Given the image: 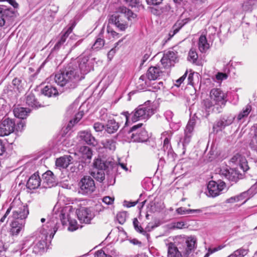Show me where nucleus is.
<instances>
[{
    "instance_id": "1",
    "label": "nucleus",
    "mask_w": 257,
    "mask_h": 257,
    "mask_svg": "<svg viewBox=\"0 0 257 257\" xmlns=\"http://www.w3.org/2000/svg\"><path fill=\"white\" fill-rule=\"evenodd\" d=\"M93 66L88 56H80L77 60L72 61L55 76H51L59 86L66 90L75 88L84 75L92 69Z\"/></svg>"
},
{
    "instance_id": "2",
    "label": "nucleus",
    "mask_w": 257,
    "mask_h": 257,
    "mask_svg": "<svg viewBox=\"0 0 257 257\" xmlns=\"http://www.w3.org/2000/svg\"><path fill=\"white\" fill-rule=\"evenodd\" d=\"M42 236L40 239L36 240L32 245L33 252L35 254H41L45 252L47 246L46 239L48 235L50 238H52L56 232L58 227L57 223L48 221L45 226H43Z\"/></svg>"
},
{
    "instance_id": "3",
    "label": "nucleus",
    "mask_w": 257,
    "mask_h": 257,
    "mask_svg": "<svg viewBox=\"0 0 257 257\" xmlns=\"http://www.w3.org/2000/svg\"><path fill=\"white\" fill-rule=\"evenodd\" d=\"M154 113V109L151 106L143 104L139 106L134 111L130 113L125 111L122 112V114L125 117V124H127L131 121L136 122L140 119H148Z\"/></svg>"
},
{
    "instance_id": "4",
    "label": "nucleus",
    "mask_w": 257,
    "mask_h": 257,
    "mask_svg": "<svg viewBox=\"0 0 257 257\" xmlns=\"http://www.w3.org/2000/svg\"><path fill=\"white\" fill-rule=\"evenodd\" d=\"M143 123L135 125L127 132V138L134 142H145L149 138L148 132L142 127Z\"/></svg>"
},
{
    "instance_id": "5",
    "label": "nucleus",
    "mask_w": 257,
    "mask_h": 257,
    "mask_svg": "<svg viewBox=\"0 0 257 257\" xmlns=\"http://www.w3.org/2000/svg\"><path fill=\"white\" fill-rule=\"evenodd\" d=\"M10 209L13 210V217L16 220L25 221L29 214L27 205H24L20 200L13 201L10 206Z\"/></svg>"
},
{
    "instance_id": "6",
    "label": "nucleus",
    "mask_w": 257,
    "mask_h": 257,
    "mask_svg": "<svg viewBox=\"0 0 257 257\" xmlns=\"http://www.w3.org/2000/svg\"><path fill=\"white\" fill-rule=\"evenodd\" d=\"M210 98L216 104L217 112H221L226 102V94L219 88H213L210 92Z\"/></svg>"
},
{
    "instance_id": "7",
    "label": "nucleus",
    "mask_w": 257,
    "mask_h": 257,
    "mask_svg": "<svg viewBox=\"0 0 257 257\" xmlns=\"http://www.w3.org/2000/svg\"><path fill=\"white\" fill-rule=\"evenodd\" d=\"M79 192L83 195H90L95 190L93 179L89 176H85L79 182Z\"/></svg>"
},
{
    "instance_id": "8",
    "label": "nucleus",
    "mask_w": 257,
    "mask_h": 257,
    "mask_svg": "<svg viewBox=\"0 0 257 257\" xmlns=\"http://www.w3.org/2000/svg\"><path fill=\"white\" fill-rule=\"evenodd\" d=\"M15 17L14 9L6 6H0V27L9 25Z\"/></svg>"
},
{
    "instance_id": "9",
    "label": "nucleus",
    "mask_w": 257,
    "mask_h": 257,
    "mask_svg": "<svg viewBox=\"0 0 257 257\" xmlns=\"http://www.w3.org/2000/svg\"><path fill=\"white\" fill-rule=\"evenodd\" d=\"M225 187V183L223 181L217 183L214 181H211L207 185L206 195L208 196L215 197L219 195Z\"/></svg>"
},
{
    "instance_id": "10",
    "label": "nucleus",
    "mask_w": 257,
    "mask_h": 257,
    "mask_svg": "<svg viewBox=\"0 0 257 257\" xmlns=\"http://www.w3.org/2000/svg\"><path fill=\"white\" fill-rule=\"evenodd\" d=\"M15 122L13 119L7 118L0 123V136H8L15 131Z\"/></svg>"
},
{
    "instance_id": "11",
    "label": "nucleus",
    "mask_w": 257,
    "mask_h": 257,
    "mask_svg": "<svg viewBox=\"0 0 257 257\" xmlns=\"http://www.w3.org/2000/svg\"><path fill=\"white\" fill-rule=\"evenodd\" d=\"M167 257H188L189 255V250H184L178 248L173 242L167 244Z\"/></svg>"
},
{
    "instance_id": "12",
    "label": "nucleus",
    "mask_w": 257,
    "mask_h": 257,
    "mask_svg": "<svg viewBox=\"0 0 257 257\" xmlns=\"http://www.w3.org/2000/svg\"><path fill=\"white\" fill-rule=\"evenodd\" d=\"M178 61L177 53L169 51L164 54L161 62L164 68H168L174 66V63Z\"/></svg>"
},
{
    "instance_id": "13",
    "label": "nucleus",
    "mask_w": 257,
    "mask_h": 257,
    "mask_svg": "<svg viewBox=\"0 0 257 257\" xmlns=\"http://www.w3.org/2000/svg\"><path fill=\"white\" fill-rule=\"evenodd\" d=\"M76 213L79 221L85 223H89L95 215L90 208L85 207L77 210Z\"/></svg>"
},
{
    "instance_id": "14",
    "label": "nucleus",
    "mask_w": 257,
    "mask_h": 257,
    "mask_svg": "<svg viewBox=\"0 0 257 257\" xmlns=\"http://www.w3.org/2000/svg\"><path fill=\"white\" fill-rule=\"evenodd\" d=\"M114 164L112 159H106L104 158H98L93 163L94 169L102 170L103 171L112 168Z\"/></svg>"
},
{
    "instance_id": "15",
    "label": "nucleus",
    "mask_w": 257,
    "mask_h": 257,
    "mask_svg": "<svg viewBox=\"0 0 257 257\" xmlns=\"http://www.w3.org/2000/svg\"><path fill=\"white\" fill-rule=\"evenodd\" d=\"M118 16V20L119 23H125L122 20L123 17L126 18L128 20H132L137 17V15L133 12L125 7H119L116 10L115 14Z\"/></svg>"
},
{
    "instance_id": "16",
    "label": "nucleus",
    "mask_w": 257,
    "mask_h": 257,
    "mask_svg": "<svg viewBox=\"0 0 257 257\" xmlns=\"http://www.w3.org/2000/svg\"><path fill=\"white\" fill-rule=\"evenodd\" d=\"M230 161L239 166V168L243 172H246L249 169L247 161L245 158L239 153L234 155L230 159Z\"/></svg>"
},
{
    "instance_id": "17",
    "label": "nucleus",
    "mask_w": 257,
    "mask_h": 257,
    "mask_svg": "<svg viewBox=\"0 0 257 257\" xmlns=\"http://www.w3.org/2000/svg\"><path fill=\"white\" fill-rule=\"evenodd\" d=\"M172 136V133L171 131L165 132L162 134L161 139H164L163 150L167 155H172L173 150L170 144V140Z\"/></svg>"
},
{
    "instance_id": "18",
    "label": "nucleus",
    "mask_w": 257,
    "mask_h": 257,
    "mask_svg": "<svg viewBox=\"0 0 257 257\" xmlns=\"http://www.w3.org/2000/svg\"><path fill=\"white\" fill-rule=\"evenodd\" d=\"M220 175L222 177H224L227 180L235 182H237L241 177L237 172V170L232 169H221L220 170Z\"/></svg>"
},
{
    "instance_id": "19",
    "label": "nucleus",
    "mask_w": 257,
    "mask_h": 257,
    "mask_svg": "<svg viewBox=\"0 0 257 257\" xmlns=\"http://www.w3.org/2000/svg\"><path fill=\"white\" fill-rule=\"evenodd\" d=\"M43 184L45 187L51 188L56 184V179L53 172L47 171L43 175Z\"/></svg>"
},
{
    "instance_id": "20",
    "label": "nucleus",
    "mask_w": 257,
    "mask_h": 257,
    "mask_svg": "<svg viewBox=\"0 0 257 257\" xmlns=\"http://www.w3.org/2000/svg\"><path fill=\"white\" fill-rule=\"evenodd\" d=\"M234 119V117L231 115L224 116L216 122L214 125L213 128H218L219 130H222L225 126L231 124Z\"/></svg>"
},
{
    "instance_id": "21",
    "label": "nucleus",
    "mask_w": 257,
    "mask_h": 257,
    "mask_svg": "<svg viewBox=\"0 0 257 257\" xmlns=\"http://www.w3.org/2000/svg\"><path fill=\"white\" fill-rule=\"evenodd\" d=\"M26 103L28 106L34 108H38L43 106V105L40 103L36 98L34 94L32 92H29L26 94Z\"/></svg>"
},
{
    "instance_id": "22",
    "label": "nucleus",
    "mask_w": 257,
    "mask_h": 257,
    "mask_svg": "<svg viewBox=\"0 0 257 257\" xmlns=\"http://www.w3.org/2000/svg\"><path fill=\"white\" fill-rule=\"evenodd\" d=\"M119 127L118 122H116L114 118H111L108 119L105 124V131L109 134H112L116 132Z\"/></svg>"
},
{
    "instance_id": "23",
    "label": "nucleus",
    "mask_w": 257,
    "mask_h": 257,
    "mask_svg": "<svg viewBox=\"0 0 257 257\" xmlns=\"http://www.w3.org/2000/svg\"><path fill=\"white\" fill-rule=\"evenodd\" d=\"M41 184L40 178L36 173L32 175L29 179L27 183V187L29 189H35L38 188Z\"/></svg>"
},
{
    "instance_id": "24",
    "label": "nucleus",
    "mask_w": 257,
    "mask_h": 257,
    "mask_svg": "<svg viewBox=\"0 0 257 257\" xmlns=\"http://www.w3.org/2000/svg\"><path fill=\"white\" fill-rule=\"evenodd\" d=\"M72 157L70 155H65L61 157L56 160V165L57 167L61 168H66L72 163Z\"/></svg>"
},
{
    "instance_id": "25",
    "label": "nucleus",
    "mask_w": 257,
    "mask_h": 257,
    "mask_svg": "<svg viewBox=\"0 0 257 257\" xmlns=\"http://www.w3.org/2000/svg\"><path fill=\"white\" fill-rule=\"evenodd\" d=\"M104 32V27L102 28L101 32L97 36L94 43L91 47V49L93 51H97L102 49L105 44V41L103 38L102 34Z\"/></svg>"
},
{
    "instance_id": "26",
    "label": "nucleus",
    "mask_w": 257,
    "mask_h": 257,
    "mask_svg": "<svg viewBox=\"0 0 257 257\" xmlns=\"http://www.w3.org/2000/svg\"><path fill=\"white\" fill-rule=\"evenodd\" d=\"M80 138L83 140L88 145H92L94 146L97 142L95 138L92 136L91 133L87 131L81 132L79 133Z\"/></svg>"
},
{
    "instance_id": "27",
    "label": "nucleus",
    "mask_w": 257,
    "mask_h": 257,
    "mask_svg": "<svg viewBox=\"0 0 257 257\" xmlns=\"http://www.w3.org/2000/svg\"><path fill=\"white\" fill-rule=\"evenodd\" d=\"M29 108L22 107H15L13 110L14 115L18 118L24 119L26 118L28 114L30 113Z\"/></svg>"
},
{
    "instance_id": "28",
    "label": "nucleus",
    "mask_w": 257,
    "mask_h": 257,
    "mask_svg": "<svg viewBox=\"0 0 257 257\" xmlns=\"http://www.w3.org/2000/svg\"><path fill=\"white\" fill-rule=\"evenodd\" d=\"M25 225V221L15 220L12 222L11 232L13 235H17L23 229Z\"/></svg>"
},
{
    "instance_id": "29",
    "label": "nucleus",
    "mask_w": 257,
    "mask_h": 257,
    "mask_svg": "<svg viewBox=\"0 0 257 257\" xmlns=\"http://www.w3.org/2000/svg\"><path fill=\"white\" fill-rule=\"evenodd\" d=\"M162 72L159 67H151L147 71V76L149 80H154L159 77Z\"/></svg>"
},
{
    "instance_id": "30",
    "label": "nucleus",
    "mask_w": 257,
    "mask_h": 257,
    "mask_svg": "<svg viewBox=\"0 0 257 257\" xmlns=\"http://www.w3.org/2000/svg\"><path fill=\"white\" fill-rule=\"evenodd\" d=\"M80 152L82 154V159L85 160V163H89L92 155L90 148L87 146H82L80 148Z\"/></svg>"
},
{
    "instance_id": "31",
    "label": "nucleus",
    "mask_w": 257,
    "mask_h": 257,
    "mask_svg": "<svg viewBox=\"0 0 257 257\" xmlns=\"http://www.w3.org/2000/svg\"><path fill=\"white\" fill-rule=\"evenodd\" d=\"M109 23L114 24V25L121 31H124L128 27V24L126 22L119 23L117 14H114L111 16L109 19Z\"/></svg>"
},
{
    "instance_id": "32",
    "label": "nucleus",
    "mask_w": 257,
    "mask_h": 257,
    "mask_svg": "<svg viewBox=\"0 0 257 257\" xmlns=\"http://www.w3.org/2000/svg\"><path fill=\"white\" fill-rule=\"evenodd\" d=\"M41 93L47 97L56 96L58 94V90L51 85H46L42 90Z\"/></svg>"
},
{
    "instance_id": "33",
    "label": "nucleus",
    "mask_w": 257,
    "mask_h": 257,
    "mask_svg": "<svg viewBox=\"0 0 257 257\" xmlns=\"http://www.w3.org/2000/svg\"><path fill=\"white\" fill-rule=\"evenodd\" d=\"M198 48L202 53L206 52L209 48V45L207 43L206 37L204 35H201L198 42Z\"/></svg>"
},
{
    "instance_id": "34",
    "label": "nucleus",
    "mask_w": 257,
    "mask_h": 257,
    "mask_svg": "<svg viewBox=\"0 0 257 257\" xmlns=\"http://www.w3.org/2000/svg\"><path fill=\"white\" fill-rule=\"evenodd\" d=\"M103 147L110 151H114L116 148V142L113 139H106L101 143Z\"/></svg>"
},
{
    "instance_id": "35",
    "label": "nucleus",
    "mask_w": 257,
    "mask_h": 257,
    "mask_svg": "<svg viewBox=\"0 0 257 257\" xmlns=\"http://www.w3.org/2000/svg\"><path fill=\"white\" fill-rule=\"evenodd\" d=\"M91 176L97 181L102 182L105 179V173L102 170L94 169L91 173Z\"/></svg>"
},
{
    "instance_id": "36",
    "label": "nucleus",
    "mask_w": 257,
    "mask_h": 257,
    "mask_svg": "<svg viewBox=\"0 0 257 257\" xmlns=\"http://www.w3.org/2000/svg\"><path fill=\"white\" fill-rule=\"evenodd\" d=\"M203 103L207 111H210L212 110L214 112H217V111L216 110V105L210 98L204 100Z\"/></svg>"
},
{
    "instance_id": "37",
    "label": "nucleus",
    "mask_w": 257,
    "mask_h": 257,
    "mask_svg": "<svg viewBox=\"0 0 257 257\" xmlns=\"http://www.w3.org/2000/svg\"><path fill=\"white\" fill-rule=\"evenodd\" d=\"M251 110V106L250 105L247 104L244 107L242 111L238 114L237 119L238 121L241 120L244 117H246Z\"/></svg>"
},
{
    "instance_id": "38",
    "label": "nucleus",
    "mask_w": 257,
    "mask_h": 257,
    "mask_svg": "<svg viewBox=\"0 0 257 257\" xmlns=\"http://www.w3.org/2000/svg\"><path fill=\"white\" fill-rule=\"evenodd\" d=\"M139 222L137 218H135L133 220V225L134 226V228L135 230L139 232V233H141L142 234L146 236L147 238L148 239L149 237V234L147 232V231L144 230L141 226L139 225Z\"/></svg>"
},
{
    "instance_id": "39",
    "label": "nucleus",
    "mask_w": 257,
    "mask_h": 257,
    "mask_svg": "<svg viewBox=\"0 0 257 257\" xmlns=\"http://www.w3.org/2000/svg\"><path fill=\"white\" fill-rule=\"evenodd\" d=\"M176 212L179 214H186L194 213H201L202 210L201 209H186L184 207H179L176 209Z\"/></svg>"
},
{
    "instance_id": "40",
    "label": "nucleus",
    "mask_w": 257,
    "mask_h": 257,
    "mask_svg": "<svg viewBox=\"0 0 257 257\" xmlns=\"http://www.w3.org/2000/svg\"><path fill=\"white\" fill-rule=\"evenodd\" d=\"M186 244L187 247L184 250H189V254L195 247L196 239L193 237H188L186 241Z\"/></svg>"
},
{
    "instance_id": "41",
    "label": "nucleus",
    "mask_w": 257,
    "mask_h": 257,
    "mask_svg": "<svg viewBox=\"0 0 257 257\" xmlns=\"http://www.w3.org/2000/svg\"><path fill=\"white\" fill-rule=\"evenodd\" d=\"M248 253V249L240 248L235 250L227 257H244Z\"/></svg>"
},
{
    "instance_id": "42",
    "label": "nucleus",
    "mask_w": 257,
    "mask_h": 257,
    "mask_svg": "<svg viewBox=\"0 0 257 257\" xmlns=\"http://www.w3.org/2000/svg\"><path fill=\"white\" fill-rule=\"evenodd\" d=\"M191 138V135L189 134H185V136L182 141V144L183 149V154L186 150V146L189 144Z\"/></svg>"
},
{
    "instance_id": "43",
    "label": "nucleus",
    "mask_w": 257,
    "mask_h": 257,
    "mask_svg": "<svg viewBox=\"0 0 257 257\" xmlns=\"http://www.w3.org/2000/svg\"><path fill=\"white\" fill-rule=\"evenodd\" d=\"M195 122L193 120H190L185 130V134H191L193 131Z\"/></svg>"
},
{
    "instance_id": "44",
    "label": "nucleus",
    "mask_w": 257,
    "mask_h": 257,
    "mask_svg": "<svg viewBox=\"0 0 257 257\" xmlns=\"http://www.w3.org/2000/svg\"><path fill=\"white\" fill-rule=\"evenodd\" d=\"M83 113L82 112H78L75 114V118L70 120L69 121V123L68 124V126H70L71 124L73 125V124L77 123L82 117Z\"/></svg>"
},
{
    "instance_id": "45",
    "label": "nucleus",
    "mask_w": 257,
    "mask_h": 257,
    "mask_svg": "<svg viewBox=\"0 0 257 257\" xmlns=\"http://www.w3.org/2000/svg\"><path fill=\"white\" fill-rule=\"evenodd\" d=\"M198 58V55L196 52L193 50H190L188 54V59L189 61L194 63Z\"/></svg>"
},
{
    "instance_id": "46",
    "label": "nucleus",
    "mask_w": 257,
    "mask_h": 257,
    "mask_svg": "<svg viewBox=\"0 0 257 257\" xmlns=\"http://www.w3.org/2000/svg\"><path fill=\"white\" fill-rule=\"evenodd\" d=\"M107 37L109 39L114 38L115 37H118V34L113 31L110 27H107Z\"/></svg>"
},
{
    "instance_id": "47",
    "label": "nucleus",
    "mask_w": 257,
    "mask_h": 257,
    "mask_svg": "<svg viewBox=\"0 0 257 257\" xmlns=\"http://www.w3.org/2000/svg\"><path fill=\"white\" fill-rule=\"evenodd\" d=\"M69 225L68 227V230L70 231H74L78 228V224L75 220H69Z\"/></svg>"
},
{
    "instance_id": "48",
    "label": "nucleus",
    "mask_w": 257,
    "mask_h": 257,
    "mask_svg": "<svg viewBox=\"0 0 257 257\" xmlns=\"http://www.w3.org/2000/svg\"><path fill=\"white\" fill-rule=\"evenodd\" d=\"M78 108V104L73 103L71 104L67 109V114L68 115L73 114L77 110Z\"/></svg>"
},
{
    "instance_id": "49",
    "label": "nucleus",
    "mask_w": 257,
    "mask_h": 257,
    "mask_svg": "<svg viewBox=\"0 0 257 257\" xmlns=\"http://www.w3.org/2000/svg\"><path fill=\"white\" fill-rule=\"evenodd\" d=\"M94 130L97 132H99L105 130V125L99 122H95L93 124Z\"/></svg>"
},
{
    "instance_id": "50",
    "label": "nucleus",
    "mask_w": 257,
    "mask_h": 257,
    "mask_svg": "<svg viewBox=\"0 0 257 257\" xmlns=\"http://www.w3.org/2000/svg\"><path fill=\"white\" fill-rule=\"evenodd\" d=\"M100 115H99V119L102 121H107L108 119H109L108 118V115L106 113V109H102L100 111Z\"/></svg>"
},
{
    "instance_id": "51",
    "label": "nucleus",
    "mask_w": 257,
    "mask_h": 257,
    "mask_svg": "<svg viewBox=\"0 0 257 257\" xmlns=\"http://www.w3.org/2000/svg\"><path fill=\"white\" fill-rule=\"evenodd\" d=\"M25 126V123L22 120H20L17 122V125L15 124V131L17 132H22L24 127Z\"/></svg>"
},
{
    "instance_id": "52",
    "label": "nucleus",
    "mask_w": 257,
    "mask_h": 257,
    "mask_svg": "<svg viewBox=\"0 0 257 257\" xmlns=\"http://www.w3.org/2000/svg\"><path fill=\"white\" fill-rule=\"evenodd\" d=\"M126 214L124 212H120L117 214V218L118 222L123 224L125 221Z\"/></svg>"
},
{
    "instance_id": "53",
    "label": "nucleus",
    "mask_w": 257,
    "mask_h": 257,
    "mask_svg": "<svg viewBox=\"0 0 257 257\" xmlns=\"http://www.w3.org/2000/svg\"><path fill=\"white\" fill-rule=\"evenodd\" d=\"M150 49H151V48H149L148 51L146 53H145L144 54V55L143 56V58L141 61V63L140 64L141 66H142L145 63V62L149 58V57L151 55V52L150 51Z\"/></svg>"
},
{
    "instance_id": "54",
    "label": "nucleus",
    "mask_w": 257,
    "mask_h": 257,
    "mask_svg": "<svg viewBox=\"0 0 257 257\" xmlns=\"http://www.w3.org/2000/svg\"><path fill=\"white\" fill-rule=\"evenodd\" d=\"M94 257H112L110 255L107 254L102 250H99L95 253Z\"/></svg>"
},
{
    "instance_id": "55",
    "label": "nucleus",
    "mask_w": 257,
    "mask_h": 257,
    "mask_svg": "<svg viewBox=\"0 0 257 257\" xmlns=\"http://www.w3.org/2000/svg\"><path fill=\"white\" fill-rule=\"evenodd\" d=\"M245 192L246 193H247V195H248V198H250L256 193V186H251L247 191Z\"/></svg>"
},
{
    "instance_id": "56",
    "label": "nucleus",
    "mask_w": 257,
    "mask_h": 257,
    "mask_svg": "<svg viewBox=\"0 0 257 257\" xmlns=\"http://www.w3.org/2000/svg\"><path fill=\"white\" fill-rule=\"evenodd\" d=\"M66 40L64 37H61L60 39L58 41V42L55 44L54 49L55 50L59 49L60 47L63 45V44L65 42Z\"/></svg>"
},
{
    "instance_id": "57",
    "label": "nucleus",
    "mask_w": 257,
    "mask_h": 257,
    "mask_svg": "<svg viewBox=\"0 0 257 257\" xmlns=\"http://www.w3.org/2000/svg\"><path fill=\"white\" fill-rule=\"evenodd\" d=\"M11 212L10 207L7 209V211L6 212L5 214L4 215V216L0 219V223H4L6 222V223L8 222V219H7V217L8 215L10 214Z\"/></svg>"
},
{
    "instance_id": "58",
    "label": "nucleus",
    "mask_w": 257,
    "mask_h": 257,
    "mask_svg": "<svg viewBox=\"0 0 257 257\" xmlns=\"http://www.w3.org/2000/svg\"><path fill=\"white\" fill-rule=\"evenodd\" d=\"M216 29L214 27H210L208 28V32L209 33V37L210 39H213L214 35L215 34Z\"/></svg>"
},
{
    "instance_id": "59",
    "label": "nucleus",
    "mask_w": 257,
    "mask_h": 257,
    "mask_svg": "<svg viewBox=\"0 0 257 257\" xmlns=\"http://www.w3.org/2000/svg\"><path fill=\"white\" fill-rule=\"evenodd\" d=\"M103 202L107 205L111 204L114 201V198L109 196H105L102 199Z\"/></svg>"
},
{
    "instance_id": "60",
    "label": "nucleus",
    "mask_w": 257,
    "mask_h": 257,
    "mask_svg": "<svg viewBox=\"0 0 257 257\" xmlns=\"http://www.w3.org/2000/svg\"><path fill=\"white\" fill-rule=\"evenodd\" d=\"M187 75V71H186L185 74L181 76L180 78L176 81L175 85L177 86H179L180 84L183 82L184 79L186 78Z\"/></svg>"
},
{
    "instance_id": "61",
    "label": "nucleus",
    "mask_w": 257,
    "mask_h": 257,
    "mask_svg": "<svg viewBox=\"0 0 257 257\" xmlns=\"http://www.w3.org/2000/svg\"><path fill=\"white\" fill-rule=\"evenodd\" d=\"M253 127L254 130L253 136L250 142H254L255 143L257 141V123L253 125Z\"/></svg>"
},
{
    "instance_id": "62",
    "label": "nucleus",
    "mask_w": 257,
    "mask_h": 257,
    "mask_svg": "<svg viewBox=\"0 0 257 257\" xmlns=\"http://www.w3.org/2000/svg\"><path fill=\"white\" fill-rule=\"evenodd\" d=\"M237 196L239 201H241L244 199H246L244 202H245L247 199L249 198H248V195H247V193H246L245 191L241 193L239 195H237Z\"/></svg>"
},
{
    "instance_id": "63",
    "label": "nucleus",
    "mask_w": 257,
    "mask_h": 257,
    "mask_svg": "<svg viewBox=\"0 0 257 257\" xmlns=\"http://www.w3.org/2000/svg\"><path fill=\"white\" fill-rule=\"evenodd\" d=\"M148 5H159L162 3L163 0H146Z\"/></svg>"
},
{
    "instance_id": "64",
    "label": "nucleus",
    "mask_w": 257,
    "mask_h": 257,
    "mask_svg": "<svg viewBox=\"0 0 257 257\" xmlns=\"http://www.w3.org/2000/svg\"><path fill=\"white\" fill-rule=\"evenodd\" d=\"M227 76L226 74L219 72L216 75V78L218 80H223L226 79Z\"/></svg>"
}]
</instances>
